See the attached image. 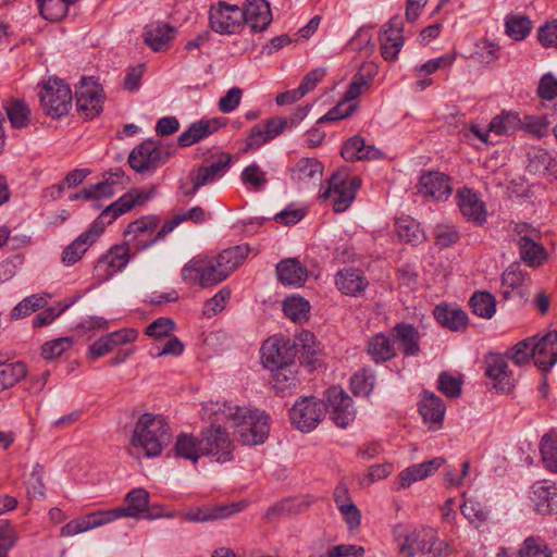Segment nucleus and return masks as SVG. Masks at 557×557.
Segmentation results:
<instances>
[{
    "mask_svg": "<svg viewBox=\"0 0 557 557\" xmlns=\"http://www.w3.org/2000/svg\"><path fill=\"white\" fill-rule=\"evenodd\" d=\"M152 195V191L146 193L140 189H132L108 206L86 232L82 233L75 240L64 248L62 252V263L66 267L75 264L103 233L106 225L111 224L120 215L129 211L132 208L146 203L151 199Z\"/></svg>",
    "mask_w": 557,
    "mask_h": 557,
    "instance_id": "1",
    "label": "nucleus"
},
{
    "mask_svg": "<svg viewBox=\"0 0 557 557\" xmlns=\"http://www.w3.org/2000/svg\"><path fill=\"white\" fill-rule=\"evenodd\" d=\"M219 419L231 423L235 435L243 445L253 446L264 443L270 432V417L259 409L223 404L215 412Z\"/></svg>",
    "mask_w": 557,
    "mask_h": 557,
    "instance_id": "2",
    "label": "nucleus"
},
{
    "mask_svg": "<svg viewBox=\"0 0 557 557\" xmlns=\"http://www.w3.org/2000/svg\"><path fill=\"white\" fill-rule=\"evenodd\" d=\"M393 536L401 557H416L417 553L428 554L431 557L448 554L447 544L440 541L437 532L430 527L407 528L397 524L393 529Z\"/></svg>",
    "mask_w": 557,
    "mask_h": 557,
    "instance_id": "3",
    "label": "nucleus"
},
{
    "mask_svg": "<svg viewBox=\"0 0 557 557\" xmlns=\"http://www.w3.org/2000/svg\"><path fill=\"white\" fill-rule=\"evenodd\" d=\"M170 437V428L162 417L144 413L135 424L131 444L140 447L147 457H156L168 445Z\"/></svg>",
    "mask_w": 557,
    "mask_h": 557,
    "instance_id": "4",
    "label": "nucleus"
},
{
    "mask_svg": "<svg viewBox=\"0 0 557 557\" xmlns=\"http://www.w3.org/2000/svg\"><path fill=\"white\" fill-rule=\"evenodd\" d=\"M39 98L42 110L52 119L66 115L72 106L70 86L57 77H50L42 83Z\"/></svg>",
    "mask_w": 557,
    "mask_h": 557,
    "instance_id": "5",
    "label": "nucleus"
},
{
    "mask_svg": "<svg viewBox=\"0 0 557 557\" xmlns=\"http://www.w3.org/2000/svg\"><path fill=\"white\" fill-rule=\"evenodd\" d=\"M173 153L174 151L163 147L161 141L147 139L131 151L128 164L134 171L143 174L166 163Z\"/></svg>",
    "mask_w": 557,
    "mask_h": 557,
    "instance_id": "6",
    "label": "nucleus"
},
{
    "mask_svg": "<svg viewBox=\"0 0 557 557\" xmlns=\"http://www.w3.org/2000/svg\"><path fill=\"white\" fill-rule=\"evenodd\" d=\"M360 186L359 176L349 177L345 170L337 171L331 176L329 187L321 193L320 197L323 199L333 197L334 211L344 212L350 207Z\"/></svg>",
    "mask_w": 557,
    "mask_h": 557,
    "instance_id": "7",
    "label": "nucleus"
},
{
    "mask_svg": "<svg viewBox=\"0 0 557 557\" xmlns=\"http://www.w3.org/2000/svg\"><path fill=\"white\" fill-rule=\"evenodd\" d=\"M325 416V405L314 396L299 398L289 410L292 424L304 433L311 432Z\"/></svg>",
    "mask_w": 557,
    "mask_h": 557,
    "instance_id": "8",
    "label": "nucleus"
},
{
    "mask_svg": "<svg viewBox=\"0 0 557 557\" xmlns=\"http://www.w3.org/2000/svg\"><path fill=\"white\" fill-rule=\"evenodd\" d=\"M325 412L336 426L346 429L356 418L352 398L341 387L332 386L326 391Z\"/></svg>",
    "mask_w": 557,
    "mask_h": 557,
    "instance_id": "9",
    "label": "nucleus"
},
{
    "mask_svg": "<svg viewBox=\"0 0 557 557\" xmlns=\"http://www.w3.org/2000/svg\"><path fill=\"white\" fill-rule=\"evenodd\" d=\"M202 455L211 456L218 462H227L233 459L234 446L230 435L222 426H210L200 433Z\"/></svg>",
    "mask_w": 557,
    "mask_h": 557,
    "instance_id": "10",
    "label": "nucleus"
},
{
    "mask_svg": "<svg viewBox=\"0 0 557 557\" xmlns=\"http://www.w3.org/2000/svg\"><path fill=\"white\" fill-rule=\"evenodd\" d=\"M210 27L222 35H233L244 25L242 9L238 5L220 1L209 11Z\"/></svg>",
    "mask_w": 557,
    "mask_h": 557,
    "instance_id": "11",
    "label": "nucleus"
},
{
    "mask_svg": "<svg viewBox=\"0 0 557 557\" xmlns=\"http://www.w3.org/2000/svg\"><path fill=\"white\" fill-rule=\"evenodd\" d=\"M260 351L262 363L270 371L295 362V351L289 338L269 337Z\"/></svg>",
    "mask_w": 557,
    "mask_h": 557,
    "instance_id": "12",
    "label": "nucleus"
},
{
    "mask_svg": "<svg viewBox=\"0 0 557 557\" xmlns=\"http://www.w3.org/2000/svg\"><path fill=\"white\" fill-rule=\"evenodd\" d=\"M125 502L126 507L110 509L104 512L106 519L112 522L122 517H131L135 519L148 518L151 519V515H145L148 512L149 506V493L145 488H134L126 494Z\"/></svg>",
    "mask_w": 557,
    "mask_h": 557,
    "instance_id": "13",
    "label": "nucleus"
},
{
    "mask_svg": "<svg viewBox=\"0 0 557 557\" xmlns=\"http://www.w3.org/2000/svg\"><path fill=\"white\" fill-rule=\"evenodd\" d=\"M76 107L86 119H94L102 110L103 95L92 77H83L75 91Z\"/></svg>",
    "mask_w": 557,
    "mask_h": 557,
    "instance_id": "14",
    "label": "nucleus"
},
{
    "mask_svg": "<svg viewBox=\"0 0 557 557\" xmlns=\"http://www.w3.org/2000/svg\"><path fill=\"white\" fill-rule=\"evenodd\" d=\"M485 375L497 392L509 393L515 387V379L508 369L506 358L499 354H490L485 358Z\"/></svg>",
    "mask_w": 557,
    "mask_h": 557,
    "instance_id": "15",
    "label": "nucleus"
},
{
    "mask_svg": "<svg viewBox=\"0 0 557 557\" xmlns=\"http://www.w3.org/2000/svg\"><path fill=\"white\" fill-rule=\"evenodd\" d=\"M128 261V247L126 245L113 246L98 260L95 267L96 275L99 280L107 281L122 271L127 265Z\"/></svg>",
    "mask_w": 557,
    "mask_h": 557,
    "instance_id": "16",
    "label": "nucleus"
},
{
    "mask_svg": "<svg viewBox=\"0 0 557 557\" xmlns=\"http://www.w3.org/2000/svg\"><path fill=\"white\" fill-rule=\"evenodd\" d=\"M244 24L253 33L265 30L272 22V12L268 0H246L242 9Z\"/></svg>",
    "mask_w": 557,
    "mask_h": 557,
    "instance_id": "17",
    "label": "nucleus"
},
{
    "mask_svg": "<svg viewBox=\"0 0 557 557\" xmlns=\"http://www.w3.org/2000/svg\"><path fill=\"white\" fill-rule=\"evenodd\" d=\"M453 191L450 178L441 172H426L420 176L418 193L423 197L444 200Z\"/></svg>",
    "mask_w": 557,
    "mask_h": 557,
    "instance_id": "18",
    "label": "nucleus"
},
{
    "mask_svg": "<svg viewBox=\"0 0 557 557\" xmlns=\"http://www.w3.org/2000/svg\"><path fill=\"white\" fill-rule=\"evenodd\" d=\"M531 338L534 363L547 372L557 362V332H549L540 339Z\"/></svg>",
    "mask_w": 557,
    "mask_h": 557,
    "instance_id": "19",
    "label": "nucleus"
},
{
    "mask_svg": "<svg viewBox=\"0 0 557 557\" xmlns=\"http://www.w3.org/2000/svg\"><path fill=\"white\" fill-rule=\"evenodd\" d=\"M541 234L537 230H531L530 234H525L518 238L517 245L521 259L529 267H540L547 259V251L537 240Z\"/></svg>",
    "mask_w": 557,
    "mask_h": 557,
    "instance_id": "20",
    "label": "nucleus"
},
{
    "mask_svg": "<svg viewBox=\"0 0 557 557\" xmlns=\"http://www.w3.org/2000/svg\"><path fill=\"white\" fill-rule=\"evenodd\" d=\"M245 505L242 503H231L228 505L191 508L182 515L183 520L189 522H207L219 519H225L230 516L242 511Z\"/></svg>",
    "mask_w": 557,
    "mask_h": 557,
    "instance_id": "21",
    "label": "nucleus"
},
{
    "mask_svg": "<svg viewBox=\"0 0 557 557\" xmlns=\"http://www.w3.org/2000/svg\"><path fill=\"white\" fill-rule=\"evenodd\" d=\"M394 346L397 344L405 357L417 356L420 352V334L409 323H398L391 330Z\"/></svg>",
    "mask_w": 557,
    "mask_h": 557,
    "instance_id": "22",
    "label": "nucleus"
},
{
    "mask_svg": "<svg viewBox=\"0 0 557 557\" xmlns=\"http://www.w3.org/2000/svg\"><path fill=\"white\" fill-rule=\"evenodd\" d=\"M323 174V165L315 158H301L292 169L290 178L300 187L320 182Z\"/></svg>",
    "mask_w": 557,
    "mask_h": 557,
    "instance_id": "23",
    "label": "nucleus"
},
{
    "mask_svg": "<svg viewBox=\"0 0 557 557\" xmlns=\"http://www.w3.org/2000/svg\"><path fill=\"white\" fill-rule=\"evenodd\" d=\"M341 154L348 162L383 158V152L380 149L367 145L364 138L359 135L352 136L343 145Z\"/></svg>",
    "mask_w": 557,
    "mask_h": 557,
    "instance_id": "24",
    "label": "nucleus"
},
{
    "mask_svg": "<svg viewBox=\"0 0 557 557\" xmlns=\"http://www.w3.org/2000/svg\"><path fill=\"white\" fill-rule=\"evenodd\" d=\"M458 206L462 215L476 224H483L486 221V210L484 202L478 194L469 188H463L457 193Z\"/></svg>",
    "mask_w": 557,
    "mask_h": 557,
    "instance_id": "25",
    "label": "nucleus"
},
{
    "mask_svg": "<svg viewBox=\"0 0 557 557\" xmlns=\"http://www.w3.org/2000/svg\"><path fill=\"white\" fill-rule=\"evenodd\" d=\"M443 458H433L404 469L397 476L398 488H408L412 483L432 475L444 463Z\"/></svg>",
    "mask_w": 557,
    "mask_h": 557,
    "instance_id": "26",
    "label": "nucleus"
},
{
    "mask_svg": "<svg viewBox=\"0 0 557 557\" xmlns=\"http://www.w3.org/2000/svg\"><path fill=\"white\" fill-rule=\"evenodd\" d=\"M222 125L218 119L194 122L178 136L177 144L183 148L193 146L215 133Z\"/></svg>",
    "mask_w": 557,
    "mask_h": 557,
    "instance_id": "27",
    "label": "nucleus"
},
{
    "mask_svg": "<svg viewBox=\"0 0 557 557\" xmlns=\"http://www.w3.org/2000/svg\"><path fill=\"white\" fill-rule=\"evenodd\" d=\"M335 284L343 294L357 297L366 290L369 282L361 270L347 268L337 272Z\"/></svg>",
    "mask_w": 557,
    "mask_h": 557,
    "instance_id": "28",
    "label": "nucleus"
},
{
    "mask_svg": "<svg viewBox=\"0 0 557 557\" xmlns=\"http://www.w3.org/2000/svg\"><path fill=\"white\" fill-rule=\"evenodd\" d=\"M276 275L284 285L301 286L307 280V269L297 259L287 258L277 263Z\"/></svg>",
    "mask_w": 557,
    "mask_h": 557,
    "instance_id": "29",
    "label": "nucleus"
},
{
    "mask_svg": "<svg viewBox=\"0 0 557 557\" xmlns=\"http://www.w3.org/2000/svg\"><path fill=\"white\" fill-rule=\"evenodd\" d=\"M433 314L442 326L455 332L463 330L468 324V315L463 310L446 304L437 305Z\"/></svg>",
    "mask_w": 557,
    "mask_h": 557,
    "instance_id": "30",
    "label": "nucleus"
},
{
    "mask_svg": "<svg viewBox=\"0 0 557 557\" xmlns=\"http://www.w3.org/2000/svg\"><path fill=\"white\" fill-rule=\"evenodd\" d=\"M175 35V28L168 24L147 26L144 33L145 42L154 51L168 50Z\"/></svg>",
    "mask_w": 557,
    "mask_h": 557,
    "instance_id": "31",
    "label": "nucleus"
},
{
    "mask_svg": "<svg viewBox=\"0 0 557 557\" xmlns=\"http://www.w3.org/2000/svg\"><path fill=\"white\" fill-rule=\"evenodd\" d=\"M108 521L106 519L103 511H95L78 519H74L67 522L65 525L61 528L60 535L61 536H73L90 529H95L107 524Z\"/></svg>",
    "mask_w": 557,
    "mask_h": 557,
    "instance_id": "32",
    "label": "nucleus"
},
{
    "mask_svg": "<svg viewBox=\"0 0 557 557\" xmlns=\"http://www.w3.org/2000/svg\"><path fill=\"white\" fill-rule=\"evenodd\" d=\"M367 351L376 363L393 359L396 356V347L392 335L380 333L372 336L368 342Z\"/></svg>",
    "mask_w": 557,
    "mask_h": 557,
    "instance_id": "33",
    "label": "nucleus"
},
{
    "mask_svg": "<svg viewBox=\"0 0 557 557\" xmlns=\"http://www.w3.org/2000/svg\"><path fill=\"white\" fill-rule=\"evenodd\" d=\"M532 500L540 513H550L557 508V488L555 485H546L537 482L533 485Z\"/></svg>",
    "mask_w": 557,
    "mask_h": 557,
    "instance_id": "34",
    "label": "nucleus"
},
{
    "mask_svg": "<svg viewBox=\"0 0 557 557\" xmlns=\"http://www.w3.org/2000/svg\"><path fill=\"white\" fill-rule=\"evenodd\" d=\"M174 454L176 457L190 460L196 463L202 455V444L200 437L191 434L182 433L176 437L174 445Z\"/></svg>",
    "mask_w": 557,
    "mask_h": 557,
    "instance_id": "35",
    "label": "nucleus"
},
{
    "mask_svg": "<svg viewBox=\"0 0 557 557\" xmlns=\"http://www.w3.org/2000/svg\"><path fill=\"white\" fill-rule=\"evenodd\" d=\"M375 69L373 65H362L358 73H356L348 85L345 92V101L357 99L362 92L368 90L375 76Z\"/></svg>",
    "mask_w": 557,
    "mask_h": 557,
    "instance_id": "36",
    "label": "nucleus"
},
{
    "mask_svg": "<svg viewBox=\"0 0 557 557\" xmlns=\"http://www.w3.org/2000/svg\"><path fill=\"white\" fill-rule=\"evenodd\" d=\"M445 404L434 393L424 392L420 401L419 412L425 422L442 423L445 414Z\"/></svg>",
    "mask_w": 557,
    "mask_h": 557,
    "instance_id": "37",
    "label": "nucleus"
},
{
    "mask_svg": "<svg viewBox=\"0 0 557 557\" xmlns=\"http://www.w3.org/2000/svg\"><path fill=\"white\" fill-rule=\"evenodd\" d=\"M271 372H273L271 384L277 393L285 394L292 392L299 383L295 362Z\"/></svg>",
    "mask_w": 557,
    "mask_h": 557,
    "instance_id": "38",
    "label": "nucleus"
},
{
    "mask_svg": "<svg viewBox=\"0 0 557 557\" xmlns=\"http://www.w3.org/2000/svg\"><path fill=\"white\" fill-rule=\"evenodd\" d=\"M248 250L247 246H234L220 252L213 260L230 276L243 263Z\"/></svg>",
    "mask_w": 557,
    "mask_h": 557,
    "instance_id": "39",
    "label": "nucleus"
},
{
    "mask_svg": "<svg viewBox=\"0 0 557 557\" xmlns=\"http://www.w3.org/2000/svg\"><path fill=\"white\" fill-rule=\"evenodd\" d=\"M557 160L553 159L548 151L534 148L528 153L527 169L530 173H557Z\"/></svg>",
    "mask_w": 557,
    "mask_h": 557,
    "instance_id": "40",
    "label": "nucleus"
},
{
    "mask_svg": "<svg viewBox=\"0 0 557 557\" xmlns=\"http://www.w3.org/2000/svg\"><path fill=\"white\" fill-rule=\"evenodd\" d=\"M8 120L13 128L27 127L30 121V109L24 100L12 99L4 107Z\"/></svg>",
    "mask_w": 557,
    "mask_h": 557,
    "instance_id": "41",
    "label": "nucleus"
},
{
    "mask_svg": "<svg viewBox=\"0 0 557 557\" xmlns=\"http://www.w3.org/2000/svg\"><path fill=\"white\" fill-rule=\"evenodd\" d=\"M395 227L399 238L406 243L416 245L424 239L420 224L410 216L397 219Z\"/></svg>",
    "mask_w": 557,
    "mask_h": 557,
    "instance_id": "42",
    "label": "nucleus"
},
{
    "mask_svg": "<svg viewBox=\"0 0 557 557\" xmlns=\"http://www.w3.org/2000/svg\"><path fill=\"white\" fill-rule=\"evenodd\" d=\"M469 305L472 312L483 319H491L496 311V299L488 292H475L471 296Z\"/></svg>",
    "mask_w": 557,
    "mask_h": 557,
    "instance_id": "43",
    "label": "nucleus"
},
{
    "mask_svg": "<svg viewBox=\"0 0 557 557\" xmlns=\"http://www.w3.org/2000/svg\"><path fill=\"white\" fill-rule=\"evenodd\" d=\"M283 311L292 321L302 323L309 318L310 304L302 297L290 296L284 300Z\"/></svg>",
    "mask_w": 557,
    "mask_h": 557,
    "instance_id": "44",
    "label": "nucleus"
},
{
    "mask_svg": "<svg viewBox=\"0 0 557 557\" xmlns=\"http://www.w3.org/2000/svg\"><path fill=\"white\" fill-rule=\"evenodd\" d=\"M78 0H37L41 16L51 22L63 18L71 4Z\"/></svg>",
    "mask_w": 557,
    "mask_h": 557,
    "instance_id": "45",
    "label": "nucleus"
},
{
    "mask_svg": "<svg viewBox=\"0 0 557 557\" xmlns=\"http://www.w3.org/2000/svg\"><path fill=\"white\" fill-rule=\"evenodd\" d=\"M520 117L517 113L503 112L502 114L492 119L488 126V132L499 136H508L518 131L520 128Z\"/></svg>",
    "mask_w": 557,
    "mask_h": 557,
    "instance_id": "46",
    "label": "nucleus"
},
{
    "mask_svg": "<svg viewBox=\"0 0 557 557\" xmlns=\"http://www.w3.org/2000/svg\"><path fill=\"white\" fill-rule=\"evenodd\" d=\"M506 34L513 40H523L531 32L532 22L524 15H508L505 21Z\"/></svg>",
    "mask_w": 557,
    "mask_h": 557,
    "instance_id": "47",
    "label": "nucleus"
},
{
    "mask_svg": "<svg viewBox=\"0 0 557 557\" xmlns=\"http://www.w3.org/2000/svg\"><path fill=\"white\" fill-rule=\"evenodd\" d=\"M228 276L226 273L219 267V264L210 258H205L203 270L201 273V277H199V285L203 288L214 286Z\"/></svg>",
    "mask_w": 557,
    "mask_h": 557,
    "instance_id": "48",
    "label": "nucleus"
},
{
    "mask_svg": "<svg viewBox=\"0 0 557 557\" xmlns=\"http://www.w3.org/2000/svg\"><path fill=\"white\" fill-rule=\"evenodd\" d=\"M355 395L368 396L375 385V374L371 369L362 368L350 381Z\"/></svg>",
    "mask_w": 557,
    "mask_h": 557,
    "instance_id": "49",
    "label": "nucleus"
},
{
    "mask_svg": "<svg viewBox=\"0 0 557 557\" xmlns=\"http://www.w3.org/2000/svg\"><path fill=\"white\" fill-rule=\"evenodd\" d=\"M520 128L539 139L549 134L550 122L546 116L528 114L520 119Z\"/></svg>",
    "mask_w": 557,
    "mask_h": 557,
    "instance_id": "50",
    "label": "nucleus"
},
{
    "mask_svg": "<svg viewBox=\"0 0 557 557\" xmlns=\"http://www.w3.org/2000/svg\"><path fill=\"white\" fill-rule=\"evenodd\" d=\"M47 304L48 300L46 297L40 295H32L23 299L13 308L11 311V318L15 320L25 318L39 309H44Z\"/></svg>",
    "mask_w": 557,
    "mask_h": 557,
    "instance_id": "51",
    "label": "nucleus"
},
{
    "mask_svg": "<svg viewBox=\"0 0 557 557\" xmlns=\"http://www.w3.org/2000/svg\"><path fill=\"white\" fill-rule=\"evenodd\" d=\"M519 555L521 557H553L547 544L540 537L534 536H529L523 541Z\"/></svg>",
    "mask_w": 557,
    "mask_h": 557,
    "instance_id": "52",
    "label": "nucleus"
},
{
    "mask_svg": "<svg viewBox=\"0 0 557 557\" xmlns=\"http://www.w3.org/2000/svg\"><path fill=\"white\" fill-rule=\"evenodd\" d=\"M26 373V366L21 361L2 362V389L14 386L25 377Z\"/></svg>",
    "mask_w": 557,
    "mask_h": 557,
    "instance_id": "53",
    "label": "nucleus"
},
{
    "mask_svg": "<svg viewBox=\"0 0 557 557\" xmlns=\"http://www.w3.org/2000/svg\"><path fill=\"white\" fill-rule=\"evenodd\" d=\"M540 450L545 468L557 473V437L544 435Z\"/></svg>",
    "mask_w": 557,
    "mask_h": 557,
    "instance_id": "54",
    "label": "nucleus"
},
{
    "mask_svg": "<svg viewBox=\"0 0 557 557\" xmlns=\"http://www.w3.org/2000/svg\"><path fill=\"white\" fill-rule=\"evenodd\" d=\"M73 341L71 337H59L46 342L41 346V356L46 360H52L60 357L64 351L71 348Z\"/></svg>",
    "mask_w": 557,
    "mask_h": 557,
    "instance_id": "55",
    "label": "nucleus"
},
{
    "mask_svg": "<svg viewBox=\"0 0 557 557\" xmlns=\"http://www.w3.org/2000/svg\"><path fill=\"white\" fill-rule=\"evenodd\" d=\"M461 513L463 517L469 520L471 523L473 522H485L488 519V510L485 506L474 500H466L460 506Z\"/></svg>",
    "mask_w": 557,
    "mask_h": 557,
    "instance_id": "56",
    "label": "nucleus"
},
{
    "mask_svg": "<svg viewBox=\"0 0 557 557\" xmlns=\"http://www.w3.org/2000/svg\"><path fill=\"white\" fill-rule=\"evenodd\" d=\"M462 380L453 376L447 372H442L438 375V389L448 398H457L461 394Z\"/></svg>",
    "mask_w": 557,
    "mask_h": 557,
    "instance_id": "57",
    "label": "nucleus"
},
{
    "mask_svg": "<svg viewBox=\"0 0 557 557\" xmlns=\"http://www.w3.org/2000/svg\"><path fill=\"white\" fill-rule=\"evenodd\" d=\"M507 356L518 366L528 363L530 358L533 359L532 338L529 337L517 343L510 351L507 352Z\"/></svg>",
    "mask_w": 557,
    "mask_h": 557,
    "instance_id": "58",
    "label": "nucleus"
},
{
    "mask_svg": "<svg viewBox=\"0 0 557 557\" xmlns=\"http://www.w3.org/2000/svg\"><path fill=\"white\" fill-rule=\"evenodd\" d=\"M113 196V191L110 190L108 184H95L87 188H84L82 191L73 194L70 196L71 200L77 199H86V200H99L101 198H109Z\"/></svg>",
    "mask_w": 557,
    "mask_h": 557,
    "instance_id": "59",
    "label": "nucleus"
},
{
    "mask_svg": "<svg viewBox=\"0 0 557 557\" xmlns=\"http://www.w3.org/2000/svg\"><path fill=\"white\" fill-rule=\"evenodd\" d=\"M537 40L544 48H557V18L539 27Z\"/></svg>",
    "mask_w": 557,
    "mask_h": 557,
    "instance_id": "60",
    "label": "nucleus"
},
{
    "mask_svg": "<svg viewBox=\"0 0 557 557\" xmlns=\"http://www.w3.org/2000/svg\"><path fill=\"white\" fill-rule=\"evenodd\" d=\"M44 466H41L40 463H36L33 467V470L27 480V490L28 493L32 494L34 497L45 496L46 486L44 483Z\"/></svg>",
    "mask_w": 557,
    "mask_h": 557,
    "instance_id": "61",
    "label": "nucleus"
},
{
    "mask_svg": "<svg viewBox=\"0 0 557 557\" xmlns=\"http://www.w3.org/2000/svg\"><path fill=\"white\" fill-rule=\"evenodd\" d=\"M206 257H194L190 259L182 269V278L185 283L194 284L196 282L199 283V277H201V273L203 270Z\"/></svg>",
    "mask_w": 557,
    "mask_h": 557,
    "instance_id": "62",
    "label": "nucleus"
},
{
    "mask_svg": "<svg viewBox=\"0 0 557 557\" xmlns=\"http://www.w3.org/2000/svg\"><path fill=\"white\" fill-rule=\"evenodd\" d=\"M231 297V290L226 287L220 289L212 298L206 301L203 314L208 318L216 314L225 308Z\"/></svg>",
    "mask_w": 557,
    "mask_h": 557,
    "instance_id": "63",
    "label": "nucleus"
},
{
    "mask_svg": "<svg viewBox=\"0 0 557 557\" xmlns=\"http://www.w3.org/2000/svg\"><path fill=\"white\" fill-rule=\"evenodd\" d=\"M536 94L541 99L547 101L557 98V78L553 73L548 72L541 77Z\"/></svg>",
    "mask_w": 557,
    "mask_h": 557,
    "instance_id": "64",
    "label": "nucleus"
}]
</instances>
